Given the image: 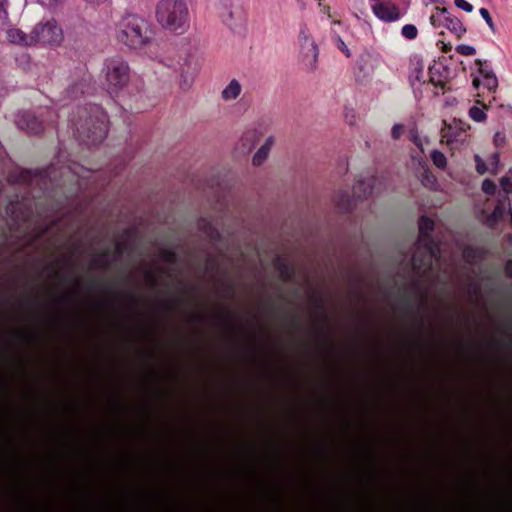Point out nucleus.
Here are the masks:
<instances>
[{"mask_svg":"<svg viewBox=\"0 0 512 512\" xmlns=\"http://www.w3.org/2000/svg\"><path fill=\"white\" fill-rule=\"evenodd\" d=\"M156 20L170 32L183 34L189 29V11L184 0H160L156 6Z\"/></svg>","mask_w":512,"mask_h":512,"instance_id":"obj_1","label":"nucleus"},{"mask_svg":"<svg viewBox=\"0 0 512 512\" xmlns=\"http://www.w3.org/2000/svg\"><path fill=\"white\" fill-rule=\"evenodd\" d=\"M118 39L131 48H138L150 41L151 33L144 20L127 16L119 24Z\"/></svg>","mask_w":512,"mask_h":512,"instance_id":"obj_2","label":"nucleus"},{"mask_svg":"<svg viewBox=\"0 0 512 512\" xmlns=\"http://www.w3.org/2000/svg\"><path fill=\"white\" fill-rule=\"evenodd\" d=\"M32 31L35 45H59L64 38L63 31L55 20L39 23Z\"/></svg>","mask_w":512,"mask_h":512,"instance_id":"obj_3","label":"nucleus"},{"mask_svg":"<svg viewBox=\"0 0 512 512\" xmlns=\"http://www.w3.org/2000/svg\"><path fill=\"white\" fill-rule=\"evenodd\" d=\"M128 70V65L121 59H111L106 63V78L111 93L128 82Z\"/></svg>","mask_w":512,"mask_h":512,"instance_id":"obj_4","label":"nucleus"},{"mask_svg":"<svg viewBox=\"0 0 512 512\" xmlns=\"http://www.w3.org/2000/svg\"><path fill=\"white\" fill-rule=\"evenodd\" d=\"M371 10L374 16L382 22H395L401 17L399 7L389 0L382 1L376 5H371Z\"/></svg>","mask_w":512,"mask_h":512,"instance_id":"obj_5","label":"nucleus"},{"mask_svg":"<svg viewBox=\"0 0 512 512\" xmlns=\"http://www.w3.org/2000/svg\"><path fill=\"white\" fill-rule=\"evenodd\" d=\"M200 70L199 64L194 59H188L181 67L179 85L182 89H189Z\"/></svg>","mask_w":512,"mask_h":512,"instance_id":"obj_6","label":"nucleus"},{"mask_svg":"<svg viewBox=\"0 0 512 512\" xmlns=\"http://www.w3.org/2000/svg\"><path fill=\"white\" fill-rule=\"evenodd\" d=\"M15 122L20 129L27 130L30 133H38L42 128L41 123L35 116L28 112L18 114Z\"/></svg>","mask_w":512,"mask_h":512,"instance_id":"obj_7","label":"nucleus"},{"mask_svg":"<svg viewBox=\"0 0 512 512\" xmlns=\"http://www.w3.org/2000/svg\"><path fill=\"white\" fill-rule=\"evenodd\" d=\"M7 40L15 45L19 46H34L33 31L27 35L20 29L12 28L7 31Z\"/></svg>","mask_w":512,"mask_h":512,"instance_id":"obj_8","label":"nucleus"},{"mask_svg":"<svg viewBox=\"0 0 512 512\" xmlns=\"http://www.w3.org/2000/svg\"><path fill=\"white\" fill-rule=\"evenodd\" d=\"M275 143L273 136H268L264 143L259 147L252 158V164L256 167L261 166L267 159L270 154L271 148Z\"/></svg>","mask_w":512,"mask_h":512,"instance_id":"obj_9","label":"nucleus"},{"mask_svg":"<svg viewBox=\"0 0 512 512\" xmlns=\"http://www.w3.org/2000/svg\"><path fill=\"white\" fill-rule=\"evenodd\" d=\"M242 91V86L240 82L236 79H232L222 90L221 98L225 102H230L236 100Z\"/></svg>","mask_w":512,"mask_h":512,"instance_id":"obj_10","label":"nucleus"},{"mask_svg":"<svg viewBox=\"0 0 512 512\" xmlns=\"http://www.w3.org/2000/svg\"><path fill=\"white\" fill-rule=\"evenodd\" d=\"M300 41L303 49L307 50V53H311L312 63H315L318 58V48L312 37L308 34L305 29L300 31Z\"/></svg>","mask_w":512,"mask_h":512,"instance_id":"obj_11","label":"nucleus"},{"mask_svg":"<svg viewBox=\"0 0 512 512\" xmlns=\"http://www.w3.org/2000/svg\"><path fill=\"white\" fill-rule=\"evenodd\" d=\"M479 73L482 78V84L489 91H495L498 87V79L492 70L479 68Z\"/></svg>","mask_w":512,"mask_h":512,"instance_id":"obj_12","label":"nucleus"},{"mask_svg":"<svg viewBox=\"0 0 512 512\" xmlns=\"http://www.w3.org/2000/svg\"><path fill=\"white\" fill-rule=\"evenodd\" d=\"M261 137V132L257 129H250L246 131L241 137L240 143L247 150L250 151Z\"/></svg>","mask_w":512,"mask_h":512,"instance_id":"obj_13","label":"nucleus"},{"mask_svg":"<svg viewBox=\"0 0 512 512\" xmlns=\"http://www.w3.org/2000/svg\"><path fill=\"white\" fill-rule=\"evenodd\" d=\"M433 227H434V222L431 219H429L427 217H422L420 219L419 230H420L421 238L419 240V245H422V243L425 246L427 245L428 239L426 238V236L429 234L430 231L433 230Z\"/></svg>","mask_w":512,"mask_h":512,"instance_id":"obj_14","label":"nucleus"},{"mask_svg":"<svg viewBox=\"0 0 512 512\" xmlns=\"http://www.w3.org/2000/svg\"><path fill=\"white\" fill-rule=\"evenodd\" d=\"M504 213V200H499V205L495 207L485 223L490 227L494 226L504 216Z\"/></svg>","mask_w":512,"mask_h":512,"instance_id":"obj_15","label":"nucleus"},{"mask_svg":"<svg viewBox=\"0 0 512 512\" xmlns=\"http://www.w3.org/2000/svg\"><path fill=\"white\" fill-rule=\"evenodd\" d=\"M486 106L482 105L481 107L478 105H475L470 108L469 110V116L471 119H473L475 122H484L487 118L486 115Z\"/></svg>","mask_w":512,"mask_h":512,"instance_id":"obj_16","label":"nucleus"},{"mask_svg":"<svg viewBox=\"0 0 512 512\" xmlns=\"http://www.w3.org/2000/svg\"><path fill=\"white\" fill-rule=\"evenodd\" d=\"M334 202L338 207L346 210L350 207L351 197L347 191H339L334 196Z\"/></svg>","mask_w":512,"mask_h":512,"instance_id":"obj_17","label":"nucleus"},{"mask_svg":"<svg viewBox=\"0 0 512 512\" xmlns=\"http://www.w3.org/2000/svg\"><path fill=\"white\" fill-rule=\"evenodd\" d=\"M431 158L433 164L439 169H445L447 167V158L446 156L439 150H433L431 152Z\"/></svg>","mask_w":512,"mask_h":512,"instance_id":"obj_18","label":"nucleus"},{"mask_svg":"<svg viewBox=\"0 0 512 512\" xmlns=\"http://www.w3.org/2000/svg\"><path fill=\"white\" fill-rule=\"evenodd\" d=\"M401 33L402 35L409 39V40H412V39H415L418 35V30L416 28L415 25L413 24H406L402 27L401 29Z\"/></svg>","mask_w":512,"mask_h":512,"instance_id":"obj_19","label":"nucleus"},{"mask_svg":"<svg viewBox=\"0 0 512 512\" xmlns=\"http://www.w3.org/2000/svg\"><path fill=\"white\" fill-rule=\"evenodd\" d=\"M333 39H334V42H335V45L337 46V48L340 51H342L346 57L349 58L352 56L351 50L348 48L347 44L344 42V40L340 36L335 35V36H333Z\"/></svg>","mask_w":512,"mask_h":512,"instance_id":"obj_20","label":"nucleus"},{"mask_svg":"<svg viewBox=\"0 0 512 512\" xmlns=\"http://www.w3.org/2000/svg\"><path fill=\"white\" fill-rule=\"evenodd\" d=\"M475 163H476V171L483 175L487 172H490L489 166L486 165V163L483 161V159L479 155H475L474 157Z\"/></svg>","mask_w":512,"mask_h":512,"instance_id":"obj_21","label":"nucleus"},{"mask_svg":"<svg viewBox=\"0 0 512 512\" xmlns=\"http://www.w3.org/2000/svg\"><path fill=\"white\" fill-rule=\"evenodd\" d=\"M456 51L465 56H471L476 53L475 47L468 45V44H460L456 47Z\"/></svg>","mask_w":512,"mask_h":512,"instance_id":"obj_22","label":"nucleus"},{"mask_svg":"<svg viewBox=\"0 0 512 512\" xmlns=\"http://www.w3.org/2000/svg\"><path fill=\"white\" fill-rule=\"evenodd\" d=\"M499 165H500L499 155L497 153L492 154L489 158L490 173L496 174L498 172Z\"/></svg>","mask_w":512,"mask_h":512,"instance_id":"obj_23","label":"nucleus"},{"mask_svg":"<svg viewBox=\"0 0 512 512\" xmlns=\"http://www.w3.org/2000/svg\"><path fill=\"white\" fill-rule=\"evenodd\" d=\"M482 190L486 194H490V195L494 194L495 190H496L495 183L492 180H490V179H485L482 182Z\"/></svg>","mask_w":512,"mask_h":512,"instance_id":"obj_24","label":"nucleus"},{"mask_svg":"<svg viewBox=\"0 0 512 512\" xmlns=\"http://www.w3.org/2000/svg\"><path fill=\"white\" fill-rule=\"evenodd\" d=\"M107 132V126L105 124V121L103 120L101 122V125L98 127V131L95 134V137L93 138V142H98L103 140V138L106 136Z\"/></svg>","mask_w":512,"mask_h":512,"instance_id":"obj_25","label":"nucleus"},{"mask_svg":"<svg viewBox=\"0 0 512 512\" xmlns=\"http://www.w3.org/2000/svg\"><path fill=\"white\" fill-rule=\"evenodd\" d=\"M500 187L506 194H512V180L508 177L500 179Z\"/></svg>","mask_w":512,"mask_h":512,"instance_id":"obj_26","label":"nucleus"},{"mask_svg":"<svg viewBox=\"0 0 512 512\" xmlns=\"http://www.w3.org/2000/svg\"><path fill=\"white\" fill-rule=\"evenodd\" d=\"M479 12H480L481 17L484 19L486 24L489 26V28L492 31H494L495 26H494V23L492 21L490 14H489V11L486 8H481Z\"/></svg>","mask_w":512,"mask_h":512,"instance_id":"obj_27","label":"nucleus"},{"mask_svg":"<svg viewBox=\"0 0 512 512\" xmlns=\"http://www.w3.org/2000/svg\"><path fill=\"white\" fill-rule=\"evenodd\" d=\"M455 3V6L459 9H462L463 11L465 12H472L473 11V6L472 4H470L468 1L466 0H455L454 1Z\"/></svg>","mask_w":512,"mask_h":512,"instance_id":"obj_28","label":"nucleus"},{"mask_svg":"<svg viewBox=\"0 0 512 512\" xmlns=\"http://www.w3.org/2000/svg\"><path fill=\"white\" fill-rule=\"evenodd\" d=\"M506 141V136L502 132H496L493 137V142L496 146H502Z\"/></svg>","mask_w":512,"mask_h":512,"instance_id":"obj_29","label":"nucleus"},{"mask_svg":"<svg viewBox=\"0 0 512 512\" xmlns=\"http://www.w3.org/2000/svg\"><path fill=\"white\" fill-rule=\"evenodd\" d=\"M6 4L7 0H0V21L2 22L7 19Z\"/></svg>","mask_w":512,"mask_h":512,"instance_id":"obj_30","label":"nucleus"},{"mask_svg":"<svg viewBox=\"0 0 512 512\" xmlns=\"http://www.w3.org/2000/svg\"><path fill=\"white\" fill-rule=\"evenodd\" d=\"M38 2L42 6H45L48 8H54L61 2V0H38Z\"/></svg>","mask_w":512,"mask_h":512,"instance_id":"obj_31","label":"nucleus"},{"mask_svg":"<svg viewBox=\"0 0 512 512\" xmlns=\"http://www.w3.org/2000/svg\"><path fill=\"white\" fill-rule=\"evenodd\" d=\"M392 136L397 139L400 137L401 135V132H402V126L399 125V124H396L392 127Z\"/></svg>","mask_w":512,"mask_h":512,"instance_id":"obj_32","label":"nucleus"},{"mask_svg":"<svg viewBox=\"0 0 512 512\" xmlns=\"http://www.w3.org/2000/svg\"><path fill=\"white\" fill-rule=\"evenodd\" d=\"M480 83H481L480 79H479L478 77H475V78L473 79L472 85H473V87H474L475 89H478V88H479Z\"/></svg>","mask_w":512,"mask_h":512,"instance_id":"obj_33","label":"nucleus"},{"mask_svg":"<svg viewBox=\"0 0 512 512\" xmlns=\"http://www.w3.org/2000/svg\"><path fill=\"white\" fill-rule=\"evenodd\" d=\"M414 142L421 150H423L422 142L417 136L414 138Z\"/></svg>","mask_w":512,"mask_h":512,"instance_id":"obj_34","label":"nucleus"},{"mask_svg":"<svg viewBox=\"0 0 512 512\" xmlns=\"http://www.w3.org/2000/svg\"><path fill=\"white\" fill-rule=\"evenodd\" d=\"M427 254H428L429 258H432L434 256V251L431 246L427 247Z\"/></svg>","mask_w":512,"mask_h":512,"instance_id":"obj_35","label":"nucleus"},{"mask_svg":"<svg viewBox=\"0 0 512 512\" xmlns=\"http://www.w3.org/2000/svg\"><path fill=\"white\" fill-rule=\"evenodd\" d=\"M371 5H376L377 3L382 2L383 0H369Z\"/></svg>","mask_w":512,"mask_h":512,"instance_id":"obj_36","label":"nucleus"},{"mask_svg":"<svg viewBox=\"0 0 512 512\" xmlns=\"http://www.w3.org/2000/svg\"><path fill=\"white\" fill-rule=\"evenodd\" d=\"M507 271L511 274L512 273V263H509L507 265Z\"/></svg>","mask_w":512,"mask_h":512,"instance_id":"obj_37","label":"nucleus"},{"mask_svg":"<svg viewBox=\"0 0 512 512\" xmlns=\"http://www.w3.org/2000/svg\"><path fill=\"white\" fill-rule=\"evenodd\" d=\"M413 265H414L415 267H418V265H417V263H416V259H415V258L413 259Z\"/></svg>","mask_w":512,"mask_h":512,"instance_id":"obj_38","label":"nucleus"},{"mask_svg":"<svg viewBox=\"0 0 512 512\" xmlns=\"http://www.w3.org/2000/svg\"><path fill=\"white\" fill-rule=\"evenodd\" d=\"M341 22L340 21H333V24L335 25H339Z\"/></svg>","mask_w":512,"mask_h":512,"instance_id":"obj_39","label":"nucleus"},{"mask_svg":"<svg viewBox=\"0 0 512 512\" xmlns=\"http://www.w3.org/2000/svg\"><path fill=\"white\" fill-rule=\"evenodd\" d=\"M430 178H431L432 182H435V178H433L432 176H428V179H430Z\"/></svg>","mask_w":512,"mask_h":512,"instance_id":"obj_40","label":"nucleus"},{"mask_svg":"<svg viewBox=\"0 0 512 512\" xmlns=\"http://www.w3.org/2000/svg\"><path fill=\"white\" fill-rule=\"evenodd\" d=\"M477 63L481 66L482 65V61L481 60H477Z\"/></svg>","mask_w":512,"mask_h":512,"instance_id":"obj_41","label":"nucleus"}]
</instances>
